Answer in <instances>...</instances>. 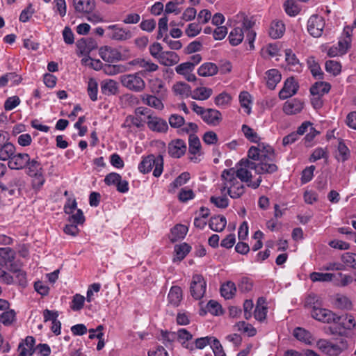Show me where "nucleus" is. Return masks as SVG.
Segmentation results:
<instances>
[{
  "mask_svg": "<svg viewBox=\"0 0 356 356\" xmlns=\"http://www.w3.org/2000/svg\"><path fill=\"white\" fill-rule=\"evenodd\" d=\"M186 144L181 139L172 140L168 147V154L173 158H180L186 152Z\"/></svg>",
  "mask_w": 356,
  "mask_h": 356,
  "instance_id": "2eb2a0df",
  "label": "nucleus"
},
{
  "mask_svg": "<svg viewBox=\"0 0 356 356\" xmlns=\"http://www.w3.org/2000/svg\"><path fill=\"white\" fill-rule=\"evenodd\" d=\"M107 29L112 31L110 38L113 40L124 41L131 38V33L130 31L120 27L117 24L110 25Z\"/></svg>",
  "mask_w": 356,
  "mask_h": 356,
  "instance_id": "6ab92c4d",
  "label": "nucleus"
},
{
  "mask_svg": "<svg viewBox=\"0 0 356 356\" xmlns=\"http://www.w3.org/2000/svg\"><path fill=\"white\" fill-rule=\"evenodd\" d=\"M336 275L333 273H318V272H313L310 274L309 277L311 280L314 282H330L332 280L333 277H335Z\"/></svg>",
  "mask_w": 356,
  "mask_h": 356,
  "instance_id": "3c124183",
  "label": "nucleus"
},
{
  "mask_svg": "<svg viewBox=\"0 0 356 356\" xmlns=\"http://www.w3.org/2000/svg\"><path fill=\"white\" fill-rule=\"evenodd\" d=\"M102 69L106 74L109 76L123 73L127 70V67L123 65L104 64L102 65Z\"/></svg>",
  "mask_w": 356,
  "mask_h": 356,
  "instance_id": "c03bdc74",
  "label": "nucleus"
},
{
  "mask_svg": "<svg viewBox=\"0 0 356 356\" xmlns=\"http://www.w3.org/2000/svg\"><path fill=\"white\" fill-rule=\"evenodd\" d=\"M316 346L323 353L329 356H337L347 348L346 344L342 341L338 344L326 339L318 340Z\"/></svg>",
  "mask_w": 356,
  "mask_h": 356,
  "instance_id": "9d476101",
  "label": "nucleus"
},
{
  "mask_svg": "<svg viewBox=\"0 0 356 356\" xmlns=\"http://www.w3.org/2000/svg\"><path fill=\"white\" fill-rule=\"evenodd\" d=\"M227 225V220L223 216H217L211 217L209 222V226L211 229L220 232L223 231Z\"/></svg>",
  "mask_w": 356,
  "mask_h": 356,
  "instance_id": "7c9ffc66",
  "label": "nucleus"
},
{
  "mask_svg": "<svg viewBox=\"0 0 356 356\" xmlns=\"http://www.w3.org/2000/svg\"><path fill=\"white\" fill-rule=\"evenodd\" d=\"M304 102L298 99L286 101L283 106V111L286 115H296L302 111Z\"/></svg>",
  "mask_w": 356,
  "mask_h": 356,
  "instance_id": "aec40b11",
  "label": "nucleus"
},
{
  "mask_svg": "<svg viewBox=\"0 0 356 356\" xmlns=\"http://www.w3.org/2000/svg\"><path fill=\"white\" fill-rule=\"evenodd\" d=\"M172 90L176 95H179L182 98L191 97V87L184 82H177L172 87Z\"/></svg>",
  "mask_w": 356,
  "mask_h": 356,
  "instance_id": "cd10ccee",
  "label": "nucleus"
},
{
  "mask_svg": "<svg viewBox=\"0 0 356 356\" xmlns=\"http://www.w3.org/2000/svg\"><path fill=\"white\" fill-rule=\"evenodd\" d=\"M231 100V96L228 93L223 92L215 97L214 102L217 106H224L229 104Z\"/></svg>",
  "mask_w": 356,
  "mask_h": 356,
  "instance_id": "052dcab7",
  "label": "nucleus"
},
{
  "mask_svg": "<svg viewBox=\"0 0 356 356\" xmlns=\"http://www.w3.org/2000/svg\"><path fill=\"white\" fill-rule=\"evenodd\" d=\"M77 47L83 54H88L92 49L96 47L95 41L90 40L88 41L81 39L77 42Z\"/></svg>",
  "mask_w": 356,
  "mask_h": 356,
  "instance_id": "864d4df0",
  "label": "nucleus"
},
{
  "mask_svg": "<svg viewBox=\"0 0 356 356\" xmlns=\"http://www.w3.org/2000/svg\"><path fill=\"white\" fill-rule=\"evenodd\" d=\"M254 22L248 17H243L241 26L234 28L229 33L228 39L232 46H237L241 43L244 38V33L246 34V40L250 45V49H254V42L256 38V32L252 29Z\"/></svg>",
  "mask_w": 356,
  "mask_h": 356,
  "instance_id": "f257e3e1",
  "label": "nucleus"
},
{
  "mask_svg": "<svg viewBox=\"0 0 356 356\" xmlns=\"http://www.w3.org/2000/svg\"><path fill=\"white\" fill-rule=\"evenodd\" d=\"M145 122V120L142 117L138 115H128L122 127L128 129H131L132 127L140 128L144 126Z\"/></svg>",
  "mask_w": 356,
  "mask_h": 356,
  "instance_id": "a19ab883",
  "label": "nucleus"
},
{
  "mask_svg": "<svg viewBox=\"0 0 356 356\" xmlns=\"http://www.w3.org/2000/svg\"><path fill=\"white\" fill-rule=\"evenodd\" d=\"M331 86L327 82H316L311 88L310 92L312 95L323 96L329 92Z\"/></svg>",
  "mask_w": 356,
  "mask_h": 356,
  "instance_id": "473e14b6",
  "label": "nucleus"
},
{
  "mask_svg": "<svg viewBox=\"0 0 356 356\" xmlns=\"http://www.w3.org/2000/svg\"><path fill=\"white\" fill-rule=\"evenodd\" d=\"M168 18L166 15H164L161 19H159L158 23V34L156 37L158 40L162 38L164 34L166 35V33L168 29Z\"/></svg>",
  "mask_w": 356,
  "mask_h": 356,
  "instance_id": "13d9d810",
  "label": "nucleus"
},
{
  "mask_svg": "<svg viewBox=\"0 0 356 356\" xmlns=\"http://www.w3.org/2000/svg\"><path fill=\"white\" fill-rule=\"evenodd\" d=\"M315 298V295H309L307 300V304L312 305L313 303L314 305L311 311L312 316L316 320L325 323H334L336 314L329 309L319 307L318 304L313 302L312 301L314 300Z\"/></svg>",
  "mask_w": 356,
  "mask_h": 356,
  "instance_id": "0eeeda50",
  "label": "nucleus"
},
{
  "mask_svg": "<svg viewBox=\"0 0 356 356\" xmlns=\"http://www.w3.org/2000/svg\"><path fill=\"white\" fill-rule=\"evenodd\" d=\"M29 158L30 156L26 153L15 154L8 163V167L13 170L23 169L29 163Z\"/></svg>",
  "mask_w": 356,
  "mask_h": 356,
  "instance_id": "f3484780",
  "label": "nucleus"
},
{
  "mask_svg": "<svg viewBox=\"0 0 356 356\" xmlns=\"http://www.w3.org/2000/svg\"><path fill=\"white\" fill-rule=\"evenodd\" d=\"M15 152V147L10 143H7L0 147V160L8 161L14 156Z\"/></svg>",
  "mask_w": 356,
  "mask_h": 356,
  "instance_id": "79ce46f5",
  "label": "nucleus"
},
{
  "mask_svg": "<svg viewBox=\"0 0 356 356\" xmlns=\"http://www.w3.org/2000/svg\"><path fill=\"white\" fill-rule=\"evenodd\" d=\"M190 179V174L187 172H182L169 186L168 192L174 193L175 190L185 184Z\"/></svg>",
  "mask_w": 356,
  "mask_h": 356,
  "instance_id": "37998d69",
  "label": "nucleus"
},
{
  "mask_svg": "<svg viewBox=\"0 0 356 356\" xmlns=\"http://www.w3.org/2000/svg\"><path fill=\"white\" fill-rule=\"evenodd\" d=\"M284 6L285 12L290 16H296L300 12L298 6L293 0H287L284 3Z\"/></svg>",
  "mask_w": 356,
  "mask_h": 356,
  "instance_id": "e2e57ef3",
  "label": "nucleus"
},
{
  "mask_svg": "<svg viewBox=\"0 0 356 356\" xmlns=\"http://www.w3.org/2000/svg\"><path fill=\"white\" fill-rule=\"evenodd\" d=\"M307 63L313 76L316 79H323V73L320 65L316 62L313 57L308 59Z\"/></svg>",
  "mask_w": 356,
  "mask_h": 356,
  "instance_id": "6e6d98bb",
  "label": "nucleus"
},
{
  "mask_svg": "<svg viewBox=\"0 0 356 356\" xmlns=\"http://www.w3.org/2000/svg\"><path fill=\"white\" fill-rule=\"evenodd\" d=\"M285 60L289 65L294 67L292 69L293 70L298 71L300 70V65L299 60L291 49H288L285 50Z\"/></svg>",
  "mask_w": 356,
  "mask_h": 356,
  "instance_id": "8fccbe9b",
  "label": "nucleus"
},
{
  "mask_svg": "<svg viewBox=\"0 0 356 356\" xmlns=\"http://www.w3.org/2000/svg\"><path fill=\"white\" fill-rule=\"evenodd\" d=\"M35 339L32 336H27L18 346V356H31L35 352Z\"/></svg>",
  "mask_w": 356,
  "mask_h": 356,
  "instance_id": "4468645a",
  "label": "nucleus"
},
{
  "mask_svg": "<svg viewBox=\"0 0 356 356\" xmlns=\"http://www.w3.org/2000/svg\"><path fill=\"white\" fill-rule=\"evenodd\" d=\"M188 232V227L184 225H175L170 232V240L175 243L177 241L183 239L186 235Z\"/></svg>",
  "mask_w": 356,
  "mask_h": 356,
  "instance_id": "c85d7f7f",
  "label": "nucleus"
},
{
  "mask_svg": "<svg viewBox=\"0 0 356 356\" xmlns=\"http://www.w3.org/2000/svg\"><path fill=\"white\" fill-rule=\"evenodd\" d=\"M168 302L174 307H177L182 298L181 289L178 286L171 287L168 296Z\"/></svg>",
  "mask_w": 356,
  "mask_h": 356,
  "instance_id": "58836bf2",
  "label": "nucleus"
},
{
  "mask_svg": "<svg viewBox=\"0 0 356 356\" xmlns=\"http://www.w3.org/2000/svg\"><path fill=\"white\" fill-rule=\"evenodd\" d=\"M266 84L269 89H274L276 85L281 81V74L278 70L271 69L266 72Z\"/></svg>",
  "mask_w": 356,
  "mask_h": 356,
  "instance_id": "2f4dec72",
  "label": "nucleus"
},
{
  "mask_svg": "<svg viewBox=\"0 0 356 356\" xmlns=\"http://www.w3.org/2000/svg\"><path fill=\"white\" fill-rule=\"evenodd\" d=\"M191 248L186 243H183L175 246V252L176 253L177 259L181 261L185 258L187 254L190 252Z\"/></svg>",
  "mask_w": 356,
  "mask_h": 356,
  "instance_id": "5fc2aeb1",
  "label": "nucleus"
},
{
  "mask_svg": "<svg viewBox=\"0 0 356 356\" xmlns=\"http://www.w3.org/2000/svg\"><path fill=\"white\" fill-rule=\"evenodd\" d=\"M153 168V175L155 177H160L163 170V158L161 155L156 157L153 154L148 155L138 164V170L143 174L149 172Z\"/></svg>",
  "mask_w": 356,
  "mask_h": 356,
  "instance_id": "20e7f679",
  "label": "nucleus"
},
{
  "mask_svg": "<svg viewBox=\"0 0 356 356\" xmlns=\"http://www.w3.org/2000/svg\"><path fill=\"white\" fill-rule=\"evenodd\" d=\"M341 65L339 62L334 60H327L325 63V70L332 73L333 75H337L341 72Z\"/></svg>",
  "mask_w": 356,
  "mask_h": 356,
  "instance_id": "bf43d9fd",
  "label": "nucleus"
},
{
  "mask_svg": "<svg viewBox=\"0 0 356 356\" xmlns=\"http://www.w3.org/2000/svg\"><path fill=\"white\" fill-rule=\"evenodd\" d=\"M151 91L154 95L164 98L166 96L167 90L165 87V83L160 79H155L150 83Z\"/></svg>",
  "mask_w": 356,
  "mask_h": 356,
  "instance_id": "c756f323",
  "label": "nucleus"
},
{
  "mask_svg": "<svg viewBox=\"0 0 356 356\" xmlns=\"http://www.w3.org/2000/svg\"><path fill=\"white\" fill-rule=\"evenodd\" d=\"M163 98H160L159 96L152 95H144L142 100L144 104L147 106L152 107L155 109L162 110L164 108V105L162 102Z\"/></svg>",
  "mask_w": 356,
  "mask_h": 356,
  "instance_id": "f704fd0d",
  "label": "nucleus"
},
{
  "mask_svg": "<svg viewBox=\"0 0 356 356\" xmlns=\"http://www.w3.org/2000/svg\"><path fill=\"white\" fill-rule=\"evenodd\" d=\"M298 88L299 86L294 78L287 79L284 82V87L279 92L280 98L281 99H286L292 97L297 92Z\"/></svg>",
  "mask_w": 356,
  "mask_h": 356,
  "instance_id": "dca6fc26",
  "label": "nucleus"
},
{
  "mask_svg": "<svg viewBox=\"0 0 356 356\" xmlns=\"http://www.w3.org/2000/svg\"><path fill=\"white\" fill-rule=\"evenodd\" d=\"M254 163H250V167L254 168L255 172L258 175L273 174L277 171L278 167L275 162L267 161H253ZM250 165V163H248Z\"/></svg>",
  "mask_w": 356,
  "mask_h": 356,
  "instance_id": "f8f14e48",
  "label": "nucleus"
},
{
  "mask_svg": "<svg viewBox=\"0 0 356 356\" xmlns=\"http://www.w3.org/2000/svg\"><path fill=\"white\" fill-rule=\"evenodd\" d=\"M87 92L92 102L97 100L98 84L94 78H90L88 82Z\"/></svg>",
  "mask_w": 356,
  "mask_h": 356,
  "instance_id": "603ef678",
  "label": "nucleus"
},
{
  "mask_svg": "<svg viewBox=\"0 0 356 356\" xmlns=\"http://www.w3.org/2000/svg\"><path fill=\"white\" fill-rule=\"evenodd\" d=\"M197 73L201 76H211L218 73V67L213 63H205L197 70Z\"/></svg>",
  "mask_w": 356,
  "mask_h": 356,
  "instance_id": "ea45409f",
  "label": "nucleus"
},
{
  "mask_svg": "<svg viewBox=\"0 0 356 356\" xmlns=\"http://www.w3.org/2000/svg\"><path fill=\"white\" fill-rule=\"evenodd\" d=\"M266 304V300L265 298L260 297L258 298L254 315V318L259 321H262L266 318L268 308Z\"/></svg>",
  "mask_w": 356,
  "mask_h": 356,
  "instance_id": "a878e982",
  "label": "nucleus"
},
{
  "mask_svg": "<svg viewBox=\"0 0 356 356\" xmlns=\"http://www.w3.org/2000/svg\"><path fill=\"white\" fill-rule=\"evenodd\" d=\"M285 31V25L282 21H273L269 29V35L272 38H281Z\"/></svg>",
  "mask_w": 356,
  "mask_h": 356,
  "instance_id": "e433bc0d",
  "label": "nucleus"
},
{
  "mask_svg": "<svg viewBox=\"0 0 356 356\" xmlns=\"http://www.w3.org/2000/svg\"><path fill=\"white\" fill-rule=\"evenodd\" d=\"M248 156L252 161H267L275 162L276 154L274 149L264 143L259 144L257 147L252 146L248 152Z\"/></svg>",
  "mask_w": 356,
  "mask_h": 356,
  "instance_id": "39448f33",
  "label": "nucleus"
},
{
  "mask_svg": "<svg viewBox=\"0 0 356 356\" xmlns=\"http://www.w3.org/2000/svg\"><path fill=\"white\" fill-rule=\"evenodd\" d=\"M236 291L235 284L229 281L222 284L220 287V293L225 299H231Z\"/></svg>",
  "mask_w": 356,
  "mask_h": 356,
  "instance_id": "a18cd8bd",
  "label": "nucleus"
},
{
  "mask_svg": "<svg viewBox=\"0 0 356 356\" xmlns=\"http://www.w3.org/2000/svg\"><path fill=\"white\" fill-rule=\"evenodd\" d=\"M162 65L170 67L177 64L179 61V55L171 51H163L157 60Z\"/></svg>",
  "mask_w": 356,
  "mask_h": 356,
  "instance_id": "5701e85b",
  "label": "nucleus"
},
{
  "mask_svg": "<svg viewBox=\"0 0 356 356\" xmlns=\"http://www.w3.org/2000/svg\"><path fill=\"white\" fill-rule=\"evenodd\" d=\"M222 181L220 192L225 194L227 191V194L232 199L241 197L245 193V188L241 181L236 179L234 175V168L225 169L221 174Z\"/></svg>",
  "mask_w": 356,
  "mask_h": 356,
  "instance_id": "f03ea898",
  "label": "nucleus"
},
{
  "mask_svg": "<svg viewBox=\"0 0 356 356\" xmlns=\"http://www.w3.org/2000/svg\"><path fill=\"white\" fill-rule=\"evenodd\" d=\"M210 202L213 204L216 207L220 209H225L229 206V200L225 196L223 195L222 197H215L211 196L210 197Z\"/></svg>",
  "mask_w": 356,
  "mask_h": 356,
  "instance_id": "680f3d73",
  "label": "nucleus"
},
{
  "mask_svg": "<svg viewBox=\"0 0 356 356\" xmlns=\"http://www.w3.org/2000/svg\"><path fill=\"white\" fill-rule=\"evenodd\" d=\"M325 19L318 15H312L307 21V31L314 38H319L323 35L325 28Z\"/></svg>",
  "mask_w": 356,
  "mask_h": 356,
  "instance_id": "9b49d317",
  "label": "nucleus"
},
{
  "mask_svg": "<svg viewBox=\"0 0 356 356\" xmlns=\"http://www.w3.org/2000/svg\"><path fill=\"white\" fill-rule=\"evenodd\" d=\"M254 163L253 161L249 159H241L238 163V167L236 170L234 168V175L236 176V179H240L241 182H245L247 186L251 188L257 189L262 181V178L259 176L256 181H252V172L251 170H254V168L250 167V164Z\"/></svg>",
  "mask_w": 356,
  "mask_h": 356,
  "instance_id": "7ed1b4c3",
  "label": "nucleus"
},
{
  "mask_svg": "<svg viewBox=\"0 0 356 356\" xmlns=\"http://www.w3.org/2000/svg\"><path fill=\"white\" fill-rule=\"evenodd\" d=\"M213 93V90L206 87H197L192 91L191 98L204 101L209 99Z\"/></svg>",
  "mask_w": 356,
  "mask_h": 356,
  "instance_id": "4c0bfd02",
  "label": "nucleus"
},
{
  "mask_svg": "<svg viewBox=\"0 0 356 356\" xmlns=\"http://www.w3.org/2000/svg\"><path fill=\"white\" fill-rule=\"evenodd\" d=\"M74 9L78 13H90L95 8L94 0H73Z\"/></svg>",
  "mask_w": 356,
  "mask_h": 356,
  "instance_id": "b1692460",
  "label": "nucleus"
},
{
  "mask_svg": "<svg viewBox=\"0 0 356 356\" xmlns=\"http://www.w3.org/2000/svg\"><path fill=\"white\" fill-rule=\"evenodd\" d=\"M147 124L148 127L154 131L165 132L168 129V125L165 120L151 115H148Z\"/></svg>",
  "mask_w": 356,
  "mask_h": 356,
  "instance_id": "412c9836",
  "label": "nucleus"
},
{
  "mask_svg": "<svg viewBox=\"0 0 356 356\" xmlns=\"http://www.w3.org/2000/svg\"><path fill=\"white\" fill-rule=\"evenodd\" d=\"M120 80L123 87L132 92H140L145 88L142 71L122 75Z\"/></svg>",
  "mask_w": 356,
  "mask_h": 356,
  "instance_id": "423d86ee",
  "label": "nucleus"
},
{
  "mask_svg": "<svg viewBox=\"0 0 356 356\" xmlns=\"http://www.w3.org/2000/svg\"><path fill=\"white\" fill-rule=\"evenodd\" d=\"M15 312L13 309L3 312L0 316V321L4 325H10L14 321Z\"/></svg>",
  "mask_w": 356,
  "mask_h": 356,
  "instance_id": "69168bd1",
  "label": "nucleus"
},
{
  "mask_svg": "<svg viewBox=\"0 0 356 356\" xmlns=\"http://www.w3.org/2000/svg\"><path fill=\"white\" fill-rule=\"evenodd\" d=\"M15 251L10 248H0V268H3L8 264L12 262L15 259Z\"/></svg>",
  "mask_w": 356,
  "mask_h": 356,
  "instance_id": "c9c22d12",
  "label": "nucleus"
},
{
  "mask_svg": "<svg viewBox=\"0 0 356 356\" xmlns=\"http://www.w3.org/2000/svg\"><path fill=\"white\" fill-rule=\"evenodd\" d=\"M131 65L138 66L140 68L143 69L142 71L143 75L146 72H153L159 69L158 65L152 62L150 59H145L142 58H138L132 60L129 63Z\"/></svg>",
  "mask_w": 356,
  "mask_h": 356,
  "instance_id": "a211bd4d",
  "label": "nucleus"
},
{
  "mask_svg": "<svg viewBox=\"0 0 356 356\" xmlns=\"http://www.w3.org/2000/svg\"><path fill=\"white\" fill-rule=\"evenodd\" d=\"M338 155L336 156V158L339 161H345L348 159L350 156V151L345 143L342 141H340L338 145Z\"/></svg>",
  "mask_w": 356,
  "mask_h": 356,
  "instance_id": "4d7b16f0",
  "label": "nucleus"
},
{
  "mask_svg": "<svg viewBox=\"0 0 356 356\" xmlns=\"http://www.w3.org/2000/svg\"><path fill=\"white\" fill-rule=\"evenodd\" d=\"M189 153L196 155L200 152L201 143L199 138L194 134L189 135L188 138Z\"/></svg>",
  "mask_w": 356,
  "mask_h": 356,
  "instance_id": "09e8293b",
  "label": "nucleus"
},
{
  "mask_svg": "<svg viewBox=\"0 0 356 356\" xmlns=\"http://www.w3.org/2000/svg\"><path fill=\"white\" fill-rule=\"evenodd\" d=\"M185 0H170L165 6V14L174 13L179 15L181 12L179 6L184 3Z\"/></svg>",
  "mask_w": 356,
  "mask_h": 356,
  "instance_id": "49530a36",
  "label": "nucleus"
},
{
  "mask_svg": "<svg viewBox=\"0 0 356 356\" xmlns=\"http://www.w3.org/2000/svg\"><path fill=\"white\" fill-rule=\"evenodd\" d=\"M207 282L202 275H193L190 284V293L195 300L202 299L206 292Z\"/></svg>",
  "mask_w": 356,
  "mask_h": 356,
  "instance_id": "1a4fd4ad",
  "label": "nucleus"
},
{
  "mask_svg": "<svg viewBox=\"0 0 356 356\" xmlns=\"http://www.w3.org/2000/svg\"><path fill=\"white\" fill-rule=\"evenodd\" d=\"M34 13L35 10L32 3H29L28 6L21 12L19 18V21L23 23L27 22L31 18Z\"/></svg>",
  "mask_w": 356,
  "mask_h": 356,
  "instance_id": "774afa93",
  "label": "nucleus"
},
{
  "mask_svg": "<svg viewBox=\"0 0 356 356\" xmlns=\"http://www.w3.org/2000/svg\"><path fill=\"white\" fill-rule=\"evenodd\" d=\"M99 54L100 57L107 63H112L123 60L122 55L118 49L109 46L101 47Z\"/></svg>",
  "mask_w": 356,
  "mask_h": 356,
  "instance_id": "ddd939ff",
  "label": "nucleus"
},
{
  "mask_svg": "<svg viewBox=\"0 0 356 356\" xmlns=\"http://www.w3.org/2000/svg\"><path fill=\"white\" fill-rule=\"evenodd\" d=\"M118 91V83L113 79L104 80L101 83V92L102 94L110 96L115 95Z\"/></svg>",
  "mask_w": 356,
  "mask_h": 356,
  "instance_id": "bb28decb",
  "label": "nucleus"
},
{
  "mask_svg": "<svg viewBox=\"0 0 356 356\" xmlns=\"http://www.w3.org/2000/svg\"><path fill=\"white\" fill-rule=\"evenodd\" d=\"M25 168H27V175L30 177H34L33 181V187H41L44 183V178L42 175V168L41 163L37 160L33 159L28 162Z\"/></svg>",
  "mask_w": 356,
  "mask_h": 356,
  "instance_id": "6e6552de",
  "label": "nucleus"
},
{
  "mask_svg": "<svg viewBox=\"0 0 356 356\" xmlns=\"http://www.w3.org/2000/svg\"><path fill=\"white\" fill-rule=\"evenodd\" d=\"M334 323L339 324L346 330H353L356 326V322L352 314H346L342 316L335 315Z\"/></svg>",
  "mask_w": 356,
  "mask_h": 356,
  "instance_id": "393cba45",
  "label": "nucleus"
},
{
  "mask_svg": "<svg viewBox=\"0 0 356 356\" xmlns=\"http://www.w3.org/2000/svg\"><path fill=\"white\" fill-rule=\"evenodd\" d=\"M334 305L337 308L341 309H350L352 308L351 301L343 295L337 294L334 298Z\"/></svg>",
  "mask_w": 356,
  "mask_h": 356,
  "instance_id": "de8ad7c7",
  "label": "nucleus"
},
{
  "mask_svg": "<svg viewBox=\"0 0 356 356\" xmlns=\"http://www.w3.org/2000/svg\"><path fill=\"white\" fill-rule=\"evenodd\" d=\"M239 101L241 106L247 109V113H250V104H251V96L250 95L246 92H241L239 95Z\"/></svg>",
  "mask_w": 356,
  "mask_h": 356,
  "instance_id": "0e129e2a",
  "label": "nucleus"
},
{
  "mask_svg": "<svg viewBox=\"0 0 356 356\" xmlns=\"http://www.w3.org/2000/svg\"><path fill=\"white\" fill-rule=\"evenodd\" d=\"M202 119L207 124L215 127L220 124L222 118L219 111L213 108H207L206 113Z\"/></svg>",
  "mask_w": 356,
  "mask_h": 356,
  "instance_id": "4be33fe9",
  "label": "nucleus"
},
{
  "mask_svg": "<svg viewBox=\"0 0 356 356\" xmlns=\"http://www.w3.org/2000/svg\"><path fill=\"white\" fill-rule=\"evenodd\" d=\"M207 309L213 315L218 316L222 314L221 305L216 300H211L207 305Z\"/></svg>",
  "mask_w": 356,
  "mask_h": 356,
  "instance_id": "338daca9",
  "label": "nucleus"
},
{
  "mask_svg": "<svg viewBox=\"0 0 356 356\" xmlns=\"http://www.w3.org/2000/svg\"><path fill=\"white\" fill-rule=\"evenodd\" d=\"M293 336L299 341L306 343L312 344L314 341L312 334L302 327H296L293 330Z\"/></svg>",
  "mask_w": 356,
  "mask_h": 356,
  "instance_id": "72a5a7b5",
  "label": "nucleus"
}]
</instances>
